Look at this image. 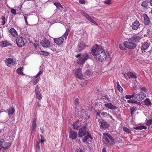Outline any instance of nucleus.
Wrapping results in <instances>:
<instances>
[{
    "mask_svg": "<svg viewBox=\"0 0 152 152\" xmlns=\"http://www.w3.org/2000/svg\"><path fill=\"white\" fill-rule=\"evenodd\" d=\"M149 2L148 0L143 1L141 4V5L144 9H146L148 7Z\"/></svg>",
    "mask_w": 152,
    "mask_h": 152,
    "instance_id": "obj_26",
    "label": "nucleus"
},
{
    "mask_svg": "<svg viewBox=\"0 0 152 152\" xmlns=\"http://www.w3.org/2000/svg\"><path fill=\"white\" fill-rule=\"evenodd\" d=\"M78 135V137H80L84 136L82 139L83 142H86L89 138L92 139L91 135L87 130V128L86 126H83L79 129Z\"/></svg>",
    "mask_w": 152,
    "mask_h": 152,
    "instance_id": "obj_1",
    "label": "nucleus"
},
{
    "mask_svg": "<svg viewBox=\"0 0 152 152\" xmlns=\"http://www.w3.org/2000/svg\"><path fill=\"white\" fill-rule=\"evenodd\" d=\"M143 23L145 26H149L151 23V21L148 15L145 13H144L143 15Z\"/></svg>",
    "mask_w": 152,
    "mask_h": 152,
    "instance_id": "obj_14",
    "label": "nucleus"
},
{
    "mask_svg": "<svg viewBox=\"0 0 152 152\" xmlns=\"http://www.w3.org/2000/svg\"><path fill=\"white\" fill-rule=\"evenodd\" d=\"M137 110V108L135 106H133L131 107L130 108V116L132 117L133 115L134 114V112L135 111Z\"/></svg>",
    "mask_w": 152,
    "mask_h": 152,
    "instance_id": "obj_27",
    "label": "nucleus"
},
{
    "mask_svg": "<svg viewBox=\"0 0 152 152\" xmlns=\"http://www.w3.org/2000/svg\"><path fill=\"white\" fill-rule=\"evenodd\" d=\"M98 56V60L99 61L102 62L105 60L107 57V55L105 52L102 49V51H101Z\"/></svg>",
    "mask_w": 152,
    "mask_h": 152,
    "instance_id": "obj_10",
    "label": "nucleus"
},
{
    "mask_svg": "<svg viewBox=\"0 0 152 152\" xmlns=\"http://www.w3.org/2000/svg\"><path fill=\"white\" fill-rule=\"evenodd\" d=\"M109 126V124L104 121H102L100 122V128L102 129H107Z\"/></svg>",
    "mask_w": 152,
    "mask_h": 152,
    "instance_id": "obj_18",
    "label": "nucleus"
},
{
    "mask_svg": "<svg viewBox=\"0 0 152 152\" xmlns=\"http://www.w3.org/2000/svg\"><path fill=\"white\" fill-rule=\"evenodd\" d=\"M101 115L102 116H104V117L107 118H108V115H109V114L104 112H101Z\"/></svg>",
    "mask_w": 152,
    "mask_h": 152,
    "instance_id": "obj_43",
    "label": "nucleus"
},
{
    "mask_svg": "<svg viewBox=\"0 0 152 152\" xmlns=\"http://www.w3.org/2000/svg\"><path fill=\"white\" fill-rule=\"evenodd\" d=\"M79 120H78L76 122L74 123L73 124V126L74 129H77L79 127V126L77 124V122H79Z\"/></svg>",
    "mask_w": 152,
    "mask_h": 152,
    "instance_id": "obj_32",
    "label": "nucleus"
},
{
    "mask_svg": "<svg viewBox=\"0 0 152 152\" xmlns=\"http://www.w3.org/2000/svg\"><path fill=\"white\" fill-rule=\"evenodd\" d=\"M40 80V78H37L36 79L34 80L33 83V85H35L37 84Z\"/></svg>",
    "mask_w": 152,
    "mask_h": 152,
    "instance_id": "obj_46",
    "label": "nucleus"
},
{
    "mask_svg": "<svg viewBox=\"0 0 152 152\" xmlns=\"http://www.w3.org/2000/svg\"><path fill=\"white\" fill-rule=\"evenodd\" d=\"M150 5L152 6V0H151L150 1Z\"/></svg>",
    "mask_w": 152,
    "mask_h": 152,
    "instance_id": "obj_64",
    "label": "nucleus"
},
{
    "mask_svg": "<svg viewBox=\"0 0 152 152\" xmlns=\"http://www.w3.org/2000/svg\"><path fill=\"white\" fill-rule=\"evenodd\" d=\"M11 12L15 15L16 14V11L14 9L12 8L11 10Z\"/></svg>",
    "mask_w": 152,
    "mask_h": 152,
    "instance_id": "obj_50",
    "label": "nucleus"
},
{
    "mask_svg": "<svg viewBox=\"0 0 152 152\" xmlns=\"http://www.w3.org/2000/svg\"><path fill=\"white\" fill-rule=\"evenodd\" d=\"M7 111H8V115H11L14 113L15 110L14 108L11 107L8 109Z\"/></svg>",
    "mask_w": 152,
    "mask_h": 152,
    "instance_id": "obj_30",
    "label": "nucleus"
},
{
    "mask_svg": "<svg viewBox=\"0 0 152 152\" xmlns=\"http://www.w3.org/2000/svg\"><path fill=\"white\" fill-rule=\"evenodd\" d=\"M96 115L97 116H98L99 117H100V114L99 113V112H97L96 113Z\"/></svg>",
    "mask_w": 152,
    "mask_h": 152,
    "instance_id": "obj_61",
    "label": "nucleus"
},
{
    "mask_svg": "<svg viewBox=\"0 0 152 152\" xmlns=\"http://www.w3.org/2000/svg\"><path fill=\"white\" fill-rule=\"evenodd\" d=\"M81 13L88 20L92 23L97 26L98 23L96 22L89 15L83 10L80 11Z\"/></svg>",
    "mask_w": 152,
    "mask_h": 152,
    "instance_id": "obj_9",
    "label": "nucleus"
},
{
    "mask_svg": "<svg viewBox=\"0 0 152 152\" xmlns=\"http://www.w3.org/2000/svg\"><path fill=\"white\" fill-rule=\"evenodd\" d=\"M88 47V46L86 45L83 41H80L78 45L77 49L76 51L77 52H80Z\"/></svg>",
    "mask_w": 152,
    "mask_h": 152,
    "instance_id": "obj_13",
    "label": "nucleus"
},
{
    "mask_svg": "<svg viewBox=\"0 0 152 152\" xmlns=\"http://www.w3.org/2000/svg\"><path fill=\"white\" fill-rule=\"evenodd\" d=\"M6 64L8 66H10L11 65L12 66L15 65L16 63L13 59L11 58H8L6 60Z\"/></svg>",
    "mask_w": 152,
    "mask_h": 152,
    "instance_id": "obj_19",
    "label": "nucleus"
},
{
    "mask_svg": "<svg viewBox=\"0 0 152 152\" xmlns=\"http://www.w3.org/2000/svg\"><path fill=\"white\" fill-rule=\"evenodd\" d=\"M140 24L138 21H134L132 25V28L133 29H137L140 26Z\"/></svg>",
    "mask_w": 152,
    "mask_h": 152,
    "instance_id": "obj_24",
    "label": "nucleus"
},
{
    "mask_svg": "<svg viewBox=\"0 0 152 152\" xmlns=\"http://www.w3.org/2000/svg\"><path fill=\"white\" fill-rule=\"evenodd\" d=\"M143 37L142 35L141 34L138 33V34H134L131 39H132V40L135 43L138 42H140V40Z\"/></svg>",
    "mask_w": 152,
    "mask_h": 152,
    "instance_id": "obj_8",
    "label": "nucleus"
},
{
    "mask_svg": "<svg viewBox=\"0 0 152 152\" xmlns=\"http://www.w3.org/2000/svg\"><path fill=\"white\" fill-rule=\"evenodd\" d=\"M86 74L88 76L92 75V72L89 70H87L86 72Z\"/></svg>",
    "mask_w": 152,
    "mask_h": 152,
    "instance_id": "obj_48",
    "label": "nucleus"
},
{
    "mask_svg": "<svg viewBox=\"0 0 152 152\" xmlns=\"http://www.w3.org/2000/svg\"><path fill=\"white\" fill-rule=\"evenodd\" d=\"M124 44L126 48L131 50L134 49L137 46V44L131 38L127 41L124 42Z\"/></svg>",
    "mask_w": 152,
    "mask_h": 152,
    "instance_id": "obj_6",
    "label": "nucleus"
},
{
    "mask_svg": "<svg viewBox=\"0 0 152 152\" xmlns=\"http://www.w3.org/2000/svg\"><path fill=\"white\" fill-rule=\"evenodd\" d=\"M26 36L25 38H23L22 36H20V35L17 36V37L16 39V42L17 45L20 47H22L25 45V43L23 40V39L26 41L29 40V39L28 37H27V36H28V35H25Z\"/></svg>",
    "mask_w": 152,
    "mask_h": 152,
    "instance_id": "obj_5",
    "label": "nucleus"
},
{
    "mask_svg": "<svg viewBox=\"0 0 152 152\" xmlns=\"http://www.w3.org/2000/svg\"><path fill=\"white\" fill-rule=\"evenodd\" d=\"M104 106L112 110L117 109L118 108L117 107L113 105L111 103H105Z\"/></svg>",
    "mask_w": 152,
    "mask_h": 152,
    "instance_id": "obj_20",
    "label": "nucleus"
},
{
    "mask_svg": "<svg viewBox=\"0 0 152 152\" xmlns=\"http://www.w3.org/2000/svg\"><path fill=\"white\" fill-rule=\"evenodd\" d=\"M142 127L140 129V130H141L142 129H147V127L145 126H141Z\"/></svg>",
    "mask_w": 152,
    "mask_h": 152,
    "instance_id": "obj_55",
    "label": "nucleus"
},
{
    "mask_svg": "<svg viewBox=\"0 0 152 152\" xmlns=\"http://www.w3.org/2000/svg\"><path fill=\"white\" fill-rule=\"evenodd\" d=\"M1 19L2 20V24L3 25L5 24L6 22L7 21V20L6 19L5 17L3 16H2Z\"/></svg>",
    "mask_w": 152,
    "mask_h": 152,
    "instance_id": "obj_40",
    "label": "nucleus"
},
{
    "mask_svg": "<svg viewBox=\"0 0 152 152\" xmlns=\"http://www.w3.org/2000/svg\"><path fill=\"white\" fill-rule=\"evenodd\" d=\"M35 93L36 98L39 100H41L42 99V95L40 94L39 88L38 85L36 86L35 88Z\"/></svg>",
    "mask_w": 152,
    "mask_h": 152,
    "instance_id": "obj_12",
    "label": "nucleus"
},
{
    "mask_svg": "<svg viewBox=\"0 0 152 152\" xmlns=\"http://www.w3.org/2000/svg\"><path fill=\"white\" fill-rule=\"evenodd\" d=\"M36 152H40V147L39 142L37 141L36 145Z\"/></svg>",
    "mask_w": 152,
    "mask_h": 152,
    "instance_id": "obj_37",
    "label": "nucleus"
},
{
    "mask_svg": "<svg viewBox=\"0 0 152 152\" xmlns=\"http://www.w3.org/2000/svg\"><path fill=\"white\" fill-rule=\"evenodd\" d=\"M40 130H41V133H42V134L43 133H44V128H40Z\"/></svg>",
    "mask_w": 152,
    "mask_h": 152,
    "instance_id": "obj_57",
    "label": "nucleus"
},
{
    "mask_svg": "<svg viewBox=\"0 0 152 152\" xmlns=\"http://www.w3.org/2000/svg\"><path fill=\"white\" fill-rule=\"evenodd\" d=\"M79 103V99L77 98H75L74 100V104L76 106L78 105Z\"/></svg>",
    "mask_w": 152,
    "mask_h": 152,
    "instance_id": "obj_45",
    "label": "nucleus"
},
{
    "mask_svg": "<svg viewBox=\"0 0 152 152\" xmlns=\"http://www.w3.org/2000/svg\"><path fill=\"white\" fill-rule=\"evenodd\" d=\"M127 75L129 78L136 79L137 78V74L134 72L133 73L131 72H127Z\"/></svg>",
    "mask_w": 152,
    "mask_h": 152,
    "instance_id": "obj_23",
    "label": "nucleus"
},
{
    "mask_svg": "<svg viewBox=\"0 0 152 152\" xmlns=\"http://www.w3.org/2000/svg\"><path fill=\"white\" fill-rule=\"evenodd\" d=\"M140 89L141 91H143L145 92L147 91V89L145 87H142L140 88Z\"/></svg>",
    "mask_w": 152,
    "mask_h": 152,
    "instance_id": "obj_49",
    "label": "nucleus"
},
{
    "mask_svg": "<svg viewBox=\"0 0 152 152\" xmlns=\"http://www.w3.org/2000/svg\"><path fill=\"white\" fill-rule=\"evenodd\" d=\"M45 140L44 139H41L40 140V142L41 143H42L43 142L45 141Z\"/></svg>",
    "mask_w": 152,
    "mask_h": 152,
    "instance_id": "obj_62",
    "label": "nucleus"
},
{
    "mask_svg": "<svg viewBox=\"0 0 152 152\" xmlns=\"http://www.w3.org/2000/svg\"><path fill=\"white\" fill-rule=\"evenodd\" d=\"M111 1L110 0H106L104 1V3L108 5H109L111 4Z\"/></svg>",
    "mask_w": 152,
    "mask_h": 152,
    "instance_id": "obj_51",
    "label": "nucleus"
},
{
    "mask_svg": "<svg viewBox=\"0 0 152 152\" xmlns=\"http://www.w3.org/2000/svg\"><path fill=\"white\" fill-rule=\"evenodd\" d=\"M78 58L77 61V63L80 65H83L89 58V55L86 53H84L81 55V53H79L75 56Z\"/></svg>",
    "mask_w": 152,
    "mask_h": 152,
    "instance_id": "obj_2",
    "label": "nucleus"
},
{
    "mask_svg": "<svg viewBox=\"0 0 152 152\" xmlns=\"http://www.w3.org/2000/svg\"><path fill=\"white\" fill-rule=\"evenodd\" d=\"M148 52L150 53V54H152V49L151 50H150L149 51H148Z\"/></svg>",
    "mask_w": 152,
    "mask_h": 152,
    "instance_id": "obj_63",
    "label": "nucleus"
},
{
    "mask_svg": "<svg viewBox=\"0 0 152 152\" xmlns=\"http://www.w3.org/2000/svg\"><path fill=\"white\" fill-rule=\"evenodd\" d=\"M40 44L42 47L44 48H47L50 45L49 41L46 38L44 39L40 42Z\"/></svg>",
    "mask_w": 152,
    "mask_h": 152,
    "instance_id": "obj_16",
    "label": "nucleus"
},
{
    "mask_svg": "<svg viewBox=\"0 0 152 152\" xmlns=\"http://www.w3.org/2000/svg\"><path fill=\"white\" fill-rule=\"evenodd\" d=\"M69 31L70 29L69 28H66V32L62 36L63 37H61L58 38H54L53 39L54 42L57 45H61L64 41V38L65 40L67 39V36Z\"/></svg>",
    "mask_w": 152,
    "mask_h": 152,
    "instance_id": "obj_3",
    "label": "nucleus"
},
{
    "mask_svg": "<svg viewBox=\"0 0 152 152\" xmlns=\"http://www.w3.org/2000/svg\"><path fill=\"white\" fill-rule=\"evenodd\" d=\"M135 103H136L138 105H141L140 102H137H137H136Z\"/></svg>",
    "mask_w": 152,
    "mask_h": 152,
    "instance_id": "obj_60",
    "label": "nucleus"
},
{
    "mask_svg": "<svg viewBox=\"0 0 152 152\" xmlns=\"http://www.w3.org/2000/svg\"><path fill=\"white\" fill-rule=\"evenodd\" d=\"M43 72L42 70L40 71L35 76H34V78L35 79L37 78H40V76L43 73Z\"/></svg>",
    "mask_w": 152,
    "mask_h": 152,
    "instance_id": "obj_39",
    "label": "nucleus"
},
{
    "mask_svg": "<svg viewBox=\"0 0 152 152\" xmlns=\"http://www.w3.org/2000/svg\"><path fill=\"white\" fill-rule=\"evenodd\" d=\"M49 53L46 51H41L40 52V54L42 55H44L45 56H47L49 55Z\"/></svg>",
    "mask_w": 152,
    "mask_h": 152,
    "instance_id": "obj_41",
    "label": "nucleus"
},
{
    "mask_svg": "<svg viewBox=\"0 0 152 152\" xmlns=\"http://www.w3.org/2000/svg\"><path fill=\"white\" fill-rule=\"evenodd\" d=\"M135 93L134 92L132 95H126L125 96V98L127 99H130L132 98H133L135 96Z\"/></svg>",
    "mask_w": 152,
    "mask_h": 152,
    "instance_id": "obj_35",
    "label": "nucleus"
},
{
    "mask_svg": "<svg viewBox=\"0 0 152 152\" xmlns=\"http://www.w3.org/2000/svg\"><path fill=\"white\" fill-rule=\"evenodd\" d=\"M102 152H107L106 149L105 148H103L102 149Z\"/></svg>",
    "mask_w": 152,
    "mask_h": 152,
    "instance_id": "obj_59",
    "label": "nucleus"
},
{
    "mask_svg": "<svg viewBox=\"0 0 152 152\" xmlns=\"http://www.w3.org/2000/svg\"><path fill=\"white\" fill-rule=\"evenodd\" d=\"M102 49L101 46L96 44L91 48L90 54L93 56L97 57L100 52L102 51Z\"/></svg>",
    "mask_w": 152,
    "mask_h": 152,
    "instance_id": "obj_4",
    "label": "nucleus"
},
{
    "mask_svg": "<svg viewBox=\"0 0 152 152\" xmlns=\"http://www.w3.org/2000/svg\"><path fill=\"white\" fill-rule=\"evenodd\" d=\"M141 127H141V126H137L136 127H134V129H137H137H140H140L141 128Z\"/></svg>",
    "mask_w": 152,
    "mask_h": 152,
    "instance_id": "obj_56",
    "label": "nucleus"
},
{
    "mask_svg": "<svg viewBox=\"0 0 152 152\" xmlns=\"http://www.w3.org/2000/svg\"><path fill=\"white\" fill-rule=\"evenodd\" d=\"M146 97V94L143 92H140L138 94H136L134 98L138 101H141L144 99Z\"/></svg>",
    "mask_w": 152,
    "mask_h": 152,
    "instance_id": "obj_11",
    "label": "nucleus"
},
{
    "mask_svg": "<svg viewBox=\"0 0 152 152\" xmlns=\"http://www.w3.org/2000/svg\"><path fill=\"white\" fill-rule=\"evenodd\" d=\"M116 84L117 85V88L118 91L121 92H122L123 91V88L120 86L119 85V83L118 81L117 82Z\"/></svg>",
    "mask_w": 152,
    "mask_h": 152,
    "instance_id": "obj_34",
    "label": "nucleus"
},
{
    "mask_svg": "<svg viewBox=\"0 0 152 152\" xmlns=\"http://www.w3.org/2000/svg\"><path fill=\"white\" fill-rule=\"evenodd\" d=\"M103 139L108 145H112L115 143V140L112 136L108 133L104 134Z\"/></svg>",
    "mask_w": 152,
    "mask_h": 152,
    "instance_id": "obj_7",
    "label": "nucleus"
},
{
    "mask_svg": "<svg viewBox=\"0 0 152 152\" xmlns=\"http://www.w3.org/2000/svg\"><path fill=\"white\" fill-rule=\"evenodd\" d=\"M75 75L76 77L80 79H83V76L82 72L81 69L80 68H79L75 70Z\"/></svg>",
    "mask_w": 152,
    "mask_h": 152,
    "instance_id": "obj_15",
    "label": "nucleus"
},
{
    "mask_svg": "<svg viewBox=\"0 0 152 152\" xmlns=\"http://www.w3.org/2000/svg\"><path fill=\"white\" fill-rule=\"evenodd\" d=\"M123 130L126 133L131 134L132 133L131 130L126 127H123Z\"/></svg>",
    "mask_w": 152,
    "mask_h": 152,
    "instance_id": "obj_31",
    "label": "nucleus"
},
{
    "mask_svg": "<svg viewBox=\"0 0 152 152\" xmlns=\"http://www.w3.org/2000/svg\"><path fill=\"white\" fill-rule=\"evenodd\" d=\"M36 126V119L34 118L33 120L32 123L31 127L32 130H35Z\"/></svg>",
    "mask_w": 152,
    "mask_h": 152,
    "instance_id": "obj_28",
    "label": "nucleus"
},
{
    "mask_svg": "<svg viewBox=\"0 0 152 152\" xmlns=\"http://www.w3.org/2000/svg\"><path fill=\"white\" fill-rule=\"evenodd\" d=\"M150 42L148 40L144 42L140 47V48L142 50H145L148 48L150 45Z\"/></svg>",
    "mask_w": 152,
    "mask_h": 152,
    "instance_id": "obj_17",
    "label": "nucleus"
},
{
    "mask_svg": "<svg viewBox=\"0 0 152 152\" xmlns=\"http://www.w3.org/2000/svg\"><path fill=\"white\" fill-rule=\"evenodd\" d=\"M151 32L150 31V30L149 29H148L147 30V34H149V35H150V34H151Z\"/></svg>",
    "mask_w": 152,
    "mask_h": 152,
    "instance_id": "obj_58",
    "label": "nucleus"
},
{
    "mask_svg": "<svg viewBox=\"0 0 152 152\" xmlns=\"http://www.w3.org/2000/svg\"><path fill=\"white\" fill-rule=\"evenodd\" d=\"M9 33L13 37H16L18 35L17 31L13 28H11L10 29Z\"/></svg>",
    "mask_w": 152,
    "mask_h": 152,
    "instance_id": "obj_25",
    "label": "nucleus"
},
{
    "mask_svg": "<svg viewBox=\"0 0 152 152\" xmlns=\"http://www.w3.org/2000/svg\"><path fill=\"white\" fill-rule=\"evenodd\" d=\"M77 132L71 131L69 134V138L72 140L75 139L77 137Z\"/></svg>",
    "mask_w": 152,
    "mask_h": 152,
    "instance_id": "obj_21",
    "label": "nucleus"
},
{
    "mask_svg": "<svg viewBox=\"0 0 152 152\" xmlns=\"http://www.w3.org/2000/svg\"><path fill=\"white\" fill-rule=\"evenodd\" d=\"M122 76L124 77L126 79H127V80L128 79V78L126 77V75L125 74H124V73H122Z\"/></svg>",
    "mask_w": 152,
    "mask_h": 152,
    "instance_id": "obj_54",
    "label": "nucleus"
},
{
    "mask_svg": "<svg viewBox=\"0 0 152 152\" xmlns=\"http://www.w3.org/2000/svg\"><path fill=\"white\" fill-rule=\"evenodd\" d=\"M83 151L82 149L79 148L77 149L75 152H83Z\"/></svg>",
    "mask_w": 152,
    "mask_h": 152,
    "instance_id": "obj_53",
    "label": "nucleus"
},
{
    "mask_svg": "<svg viewBox=\"0 0 152 152\" xmlns=\"http://www.w3.org/2000/svg\"><path fill=\"white\" fill-rule=\"evenodd\" d=\"M119 48L121 50H126V48L125 47L124 43L123 44H120L119 45Z\"/></svg>",
    "mask_w": 152,
    "mask_h": 152,
    "instance_id": "obj_38",
    "label": "nucleus"
},
{
    "mask_svg": "<svg viewBox=\"0 0 152 152\" xmlns=\"http://www.w3.org/2000/svg\"><path fill=\"white\" fill-rule=\"evenodd\" d=\"M54 4L58 9H60V8H63L62 6L61 5L60 3L55 2L54 3Z\"/></svg>",
    "mask_w": 152,
    "mask_h": 152,
    "instance_id": "obj_36",
    "label": "nucleus"
},
{
    "mask_svg": "<svg viewBox=\"0 0 152 152\" xmlns=\"http://www.w3.org/2000/svg\"><path fill=\"white\" fill-rule=\"evenodd\" d=\"M28 15L27 14H25L24 15H23V16H24V20H25V22H26V25H28V21H27V16H28Z\"/></svg>",
    "mask_w": 152,
    "mask_h": 152,
    "instance_id": "obj_47",
    "label": "nucleus"
},
{
    "mask_svg": "<svg viewBox=\"0 0 152 152\" xmlns=\"http://www.w3.org/2000/svg\"><path fill=\"white\" fill-rule=\"evenodd\" d=\"M11 45L10 42L7 40L3 41L0 42V45L2 47H7Z\"/></svg>",
    "mask_w": 152,
    "mask_h": 152,
    "instance_id": "obj_22",
    "label": "nucleus"
},
{
    "mask_svg": "<svg viewBox=\"0 0 152 152\" xmlns=\"http://www.w3.org/2000/svg\"><path fill=\"white\" fill-rule=\"evenodd\" d=\"M79 2L80 4H85L86 1L84 0H79Z\"/></svg>",
    "mask_w": 152,
    "mask_h": 152,
    "instance_id": "obj_52",
    "label": "nucleus"
},
{
    "mask_svg": "<svg viewBox=\"0 0 152 152\" xmlns=\"http://www.w3.org/2000/svg\"><path fill=\"white\" fill-rule=\"evenodd\" d=\"M23 68L22 67H20L17 69V72L18 74L22 75H25L23 72Z\"/></svg>",
    "mask_w": 152,
    "mask_h": 152,
    "instance_id": "obj_29",
    "label": "nucleus"
},
{
    "mask_svg": "<svg viewBox=\"0 0 152 152\" xmlns=\"http://www.w3.org/2000/svg\"><path fill=\"white\" fill-rule=\"evenodd\" d=\"M127 102L129 103H135L137 102V101L134 99H130L128 100L127 101Z\"/></svg>",
    "mask_w": 152,
    "mask_h": 152,
    "instance_id": "obj_44",
    "label": "nucleus"
},
{
    "mask_svg": "<svg viewBox=\"0 0 152 152\" xmlns=\"http://www.w3.org/2000/svg\"><path fill=\"white\" fill-rule=\"evenodd\" d=\"M144 102L145 104L147 106L150 105L151 104L150 100L148 98L144 100Z\"/></svg>",
    "mask_w": 152,
    "mask_h": 152,
    "instance_id": "obj_33",
    "label": "nucleus"
},
{
    "mask_svg": "<svg viewBox=\"0 0 152 152\" xmlns=\"http://www.w3.org/2000/svg\"><path fill=\"white\" fill-rule=\"evenodd\" d=\"M151 124H152V118L148 120L146 123V125L148 126H150Z\"/></svg>",
    "mask_w": 152,
    "mask_h": 152,
    "instance_id": "obj_42",
    "label": "nucleus"
}]
</instances>
